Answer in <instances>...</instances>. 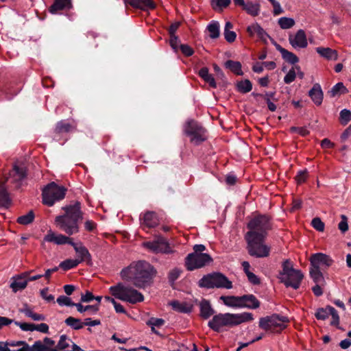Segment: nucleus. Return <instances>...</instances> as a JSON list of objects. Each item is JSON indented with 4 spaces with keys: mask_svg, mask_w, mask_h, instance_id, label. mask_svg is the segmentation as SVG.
Wrapping results in <instances>:
<instances>
[{
    "mask_svg": "<svg viewBox=\"0 0 351 351\" xmlns=\"http://www.w3.org/2000/svg\"><path fill=\"white\" fill-rule=\"evenodd\" d=\"M184 133L191 136V142L197 145L206 140V130L197 121H188L184 128Z\"/></svg>",
    "mask_w": 351,
    "mask_h": 351,
    "instance_id": "9b49d317",
    "label": "nucleus"
},
{
    "mask_svg": "<svg viewBox=\"0 0 351 351\" xmlns=\"http://www.w3.org/2000/svg\"><path fill=\"white\" fill-rule=\"evenodd\" d=\"M248 254L256 258H265L269 256L270 247L264 243L265 238L262 237L245 236Z\"/></svg>",
    "mask_w": 351,
    "mask_h": 351,
    "instance_id": "1a4fd4ad",
    "label": "nucleus"
},
{
    "mask_svg": "<svg viewBox=\"0 0 351 351\" xmlns=\"http://www.w3.org/2000/svg\"><path fill=\"white\" fill-rule=\"evenodd\" d=\"M124 2L134 8L144 11L154 10L156 8V3L153 0H124Z\"/></svg>",
    "mask_w": 351,
    "mask_h": 351,
    "instance_id": "aec40b11",
    "label": "nucleus"
},
{
    "mask_svg": "<svg viewBox=\"0 0 351 351\" xmlns=\"http://www.w3.org/2000/svg\"><path fill=\"white\" fill-rule=\"evenodd\" d=\"M247 32L250 36H253L256 34L258 38L264 42H266L267 38L269 37L268 34L258 23L249 25L247 28Z\"/></svg>",
    "mask_w": 351,
    "mask_h": 351,
    "instance_id": "b1692460",
    "label": "nucleus"
},
{
    "mask_svg": "<svg viewBox=\"0 0 351 351\" xmlns=\"http://www.w3.org/2000/svg\"><path fill=\"white\" fill-rule=\"evenodd\" d=\"M311 225L316 230L319 232H323L324 230V223L319 217L313 219Z\"/></svg>",
    "mask_w": 351,
    "mask_h": 351,
    "instance_id": "6e6d98bb",
    "label": "nucleus"
},
{
    "mask_svg": "<svg viewBox=\"0 0 351 351\" xmlns=\"http://www.w3.org/2000/svg\"><path fill=\"white\" fill-rule=\"evenodd\" d=\"M330 311L328 309V306L326 308H319L315 313V316L317 319L325 320L328 318Z\"/></svg>",
    "mask_w": 351,
    "mask_h": 351,
    "instance_id": "8fccbe9b",
    "label": "nucleus"
},
{
    "mask_svg": "<svg viewBox=\"0 0 351 351\" xmlns=\"http://www.w3.org/2000/svg\"><path fill=\"white\" fill-rule=\"evenodd\" d=\"M338 228L342 232H345L348 230L347 217L345 215H341V221L339 222Z\"/></svg>",
    "mask_w": 351,
    "mask_h": 351,
    "instance_id": "0e129e2a",
    "label": "nucleus"
},
{
    "mask_svg": "<svg viewBox=\"0 0 351 351\" xmlns=\"http://www.w3.org/2000/svg\"><path fill=\"white\" fill-rule=\"evenodd\" d=\"M237 89L241 93H247L252 90V84L249 80L239 81L237 83Z\"/></svg>",
    "mask_w": 351,
    "mask_h": 351,
    "instance_id": "c9c22d12",
    "label": "nucleus"
},
{
    "mask_svg": "<svg viewBox=\"0 0 351 351\" xmlns=\"http://www.w3.org/2000/svg\"><path fill=\"white\" fill-rule=\"evenodd\" d=\"M240 308L255 309L260 306V302L252 294L243 295L242 296H240Z\"/></svg>",
    "mask_w": 351,
    "mask_h": 351,
    "instance_id": "4be33fe9",
    "label": "nucleus"
},
{
    "mask_svg": "<svg viewBox=\"0 0 351 351\" xmlns=\"http://www.w3.org/2000/svg\"><path fill=\"white\" fill-rule=\"evenodd\" d=\"M308 96L316 106H321L323 102L324 93L319 84L315 83L313 86L308 91Z\"/></svg>",
    "mask_w": 351,
    "mask_h": 351,
    "instance_id": "412c9836",
    "label": "nucleus"
},
{
    "mask_svg": "<svg viewBox=\"0 0 351 351\" xmlns=\"http://www.w3.org/2000/svg\"><path fill=\"white\" fill-rule=\"evenodd\" d=\"M296 77V72L295 65L288 71L287 75L284 77V82L287 84H289L293 82Z\"/></svg>",
    "mask_w": 351,
    "mask_h": 351,
    "instance_id": "603ef678",
    "label": "nucleus"
},
{
    "mask_svg": "<svg viewBox=\"0 0 351 351\" xmlns=\"http://www.w3.org/2000/svg\"><path fill=\"white\" fill-rule=\"evenodd\" d=\"M288 322L287 317L274 313L270 316L260 318L258 326L265 331L279 333L287 328Z\"/></svg>",
    "mask_w": 351,
    "mask_h": 351,
    "instance_id": "0eeeda50",
    "label": "nucleus"
},
{
    "mask_svg": "<svg viewBox=\"0 0 351 351\" xmlns=\"http://www.w3.org/2000/svg\"><path fill=\"white\" fill-rule=\"evenodd\" d=\"M200 316L207 319L215 313L214 309L212 308L209 301L202 300L199 303Z\"/></svg>",
    "mask_w": 351,
    "mask_h": 351,
    "instance_id": "cd10ccee",
    "label": "nucleus"
},
{
    "mask_svg": "<svg viewBox=\"0 0 351 351\" xmlns=\"http://www.w3.org/2000/svg\"><path fill=\"white\" fill-rule=\"evenodd\" d=\"M213 258L208 254L191 253L185 258V266L188 271H193L208 265Z\"/></svg>",
    "mask_w": 351,
    "mask_h": 351,
    "instance_id": "ddd939ff",
    "label": "nucleus"
},
{
    "mask_svg": "<svg viewBox=\"0 0 351 351\" xmlns=\"http://www.w3.org/2000/svg\"><path fill=\"white\" fill-rule=\"evenodd\" d=\"M66 189L54 182L48 184L43 190V202L48 206H52L56 202L64 198Z\"/></svg>",
    "mask_w": 351,
    "mask_h": 351,
    "instance_id": "9d476101",
    "label": "nucleus"
},
{
    "mask_svg": "<svg viewBox=\"0 0 351 351\" xmlns=\"http://www.w3.org/2000/svg\"><path fill=\"white\" fill-rule=\"evenodd\" d=\"M225 66L237 75L243 74L240 62L229 60L225 62Z\"/></svg>",
    "mask_w": 351,
    "mask_h": 351,
    "instance_id": "72a5a7b5",
    "label": "nucleus"
},
{
    "mask_svg": "<svg viewBox=\"0 0 351 351\" xmlns=\"http://www.w3.org/2000/svg\"><path fill=\"white\" fill-rule=\"evenodd\" d=\"M179 38L176 35L170 36L169 44L175 51H178Z\"/></svg>",
    "mask_w": 351,
    "mask_h": 351,
    "instance_id": "774afa93",
    "label": "nucleus"
},
{
    "mask_svg": "<svg viewBox=\"0 0 351 351\" xmlns=\"http://www.w3.org/2000/svg\"><path fill=\"white\" fill-rule=\"evenodd\" d=\"M21 312L34 321H43L45 319V317L43 315L34 313L27 306L21 310Z\"/></svg>",
    "mask_w": 351,
    "mask_h": 351,
    "instance_id": "ea45409f",
    "label": "nucleus"
},
{
    "mask_svg": "<svg viewBox=\"0 0 351 351\" xmlns=\"http://www.w3.org/2000/svg\"><path fill=\"white\" fill-rule=\"evenodd\" d=\"M71 343H74L71 339L68 338L66 335H63L60 337V340L56 346L57 349L60 351L64 350L68 348H69Z\"/></svg>",
    "mask_w": 351,
    "mask_h": 351,
    "instance_id": "79ce46f5",
    "label": "nucleus"
},
{
    "mask_svg": "<svg viewBox=\"0 0 351 351\" xmlns=\"http://www.w3.org/2000/svg\"><path fill=\"white\" fill-rule=\"evenodd\" d=\"M49 289L44 288L40 290V296L46 300L47 302H54V296L51 294H48Z\"/></svg>",
    "mask_w": 351,
    "mask_h": 351,
    "instance_id": "052dcab7",
    "label": "nucleus"
},
{
    "mask_svg": "<svg viewBox=\"0 0 351 351\" xmlns=\"http://www.w3.org/2000/svg\"><path fill=\"white\" fill-rule=\"evenodd\" d=\"M75 129V126L66 122L64 120L58 121L53 130L55 137L60 136L63 133L69 132Z\"/></svg>",
    "mask_w": 351,
    "mask_h": 351,
    "instance_id": "a878e982",
    "label": "nucleus"
},
{
    "mask_svg": "<svg viewBox=\"0 0 351 351\" xmlns=\"http://www.w3.org/2000/svg\"><path fill=\"white\" fill-rule=\"evenodd\" d=\"M351 121V111L347 109L341 110L339 113V121L341 125H346Z\"/></svg>",
    "mask_w": 351,
    "mask_h": 351,
    "instance_id": "09e8293b",
    "label": "nucleus"
},
{
    "mask_svg": "<svg viewBox=\"0 0 351 351\" xmlns=\"http://www.w3.org/2000/svg\"><path fill=\"white\" fill-rule=\"evenodd\" d=\"M75 306L80 313L88 311L90 315H95L99 311V304L83 306L81 303H76Z\"/></svg>",
    "mask_w": 351,
    "mask_h": 351,
    "instance_id": "f704fd0d",
    "label": "nucleus"
},
{
    "mask_svg": "<svg viewBox=\"0 0 351 351\" xmlns=\"http://www.w3.org/2000/svg\"><path fill=\"white\" fill-rule=\"evenodd\" d=\"M308 177V171L306 170L300 171L295 176V179L298 184L304 183Z\"/></svg>",
    "mask_w": 351,
    "mask_h": 351,
    "instance_id": "13d9d810",
    "label": "nucleus"
},
{
    "mask_svg": "<svg viewBox=\"0 0 351 351\" xmlns=\"http://www.w3.org/2000/svg\"><path fill=\"white\" fill-rule=\"evenodd\" d=\"M310 275L315 283H318L324 279L322 273L321 272V269L315 266H311Z\"/></svg>",
    "mask_w": 351,
    "mask_h": 351,
    "instance_id": "37998d69",
    "label": "nucleus"
},
{
    "mask_svg": "<svg viewBox=\"0 0 351 351\" xmlns=\"http://www.w3.org/2000/svg\"><path fill=\"white\" fill-rule=\"evenodd\" d=\"M48 347L43 344L40 341H36L32 346H29V351H47Z\"/></svg>",
    "mask_w": 351,
    "mask_h": 351,
    "instance_id": "5fc2aeb1",
    "label": "nucleus"
},
{
    "mask_svg": "<svg viewBox=\"0 0 351 351\" xmlns=\"http://www.w3.org/2000/svg\"><path fill=\"white\" fill-rule=\"evenodd\" d=\"M316 51L322 57L327 60H336L338 58L337 51L329 47H317Z\"/></svg>",
    "mask_w": 351,
    "mask_h": 351,
    "instance_id": "c756f323",
    "label": "nucleus"
},
{
    "mask_svg": "<svg viewBox=\"0 0 351 351\" xmlns=\"http://www.w3.org/2000/svg\"><path fill=\"white\" fill-rule=\"evenodd\" d=\"M207 29L209 32V36L211 38L215 39L219 36V24L217 21H211L207 26Z\"/></svg>",
    "mask_w": 351,
    "mask_h": 351,
    "instance_id": "4c0bfd02",
    "label": "nucleus"
},
{
    "mask_svg": "<svg viewBox=\"0 0 351 351\" xmlns=\"http://www.w3.org/2000/svg\"><path fill=\"white\" fill-rule=\"evenodd\" d=\"M180 49L182 53L186 57L191 56L194 53L193 49L188 45H180Z\"/></svg>",
    "mask_w": 351,
    "mask_h": 351,
    "instance_id": "e2e57ef3",
    "label": "nucleus"
},
{
    "mask_svg": "<svg viewBox=\"0 0 351 351\" xmlns=\"http://www.w3.org/2000/svg\"><path fill=\"white\" fill-rule=\"evenodd\" d=\"M65 213L57 216L55 219L56 226L68 235H72L79 232V221L83 219L81 204L76 202L73 205L63 208Z\"/></svg>",
    "mask_w": 351,
    "mask_h": 351,
    "instance_id": "f03ea898",
    "label": "nucleus"
},
{
    "mask_svg": "<svg viewBox=\"0 0 351 351\" xmlns=\"http://www.w3.org/2000/svg\"><path fill=\"white\" fill-rule=\"evenodd\" d=\"M328 309H329V311H330V315L332 316V320L330 322V325L335 326H338L339 324V316L338 315L337 311H336V309L334 307L329 306V305L328 306Z\"/></svg>",
    "mask_w": 351,
    "mask_h": 351,
    "instance_id": "3c124183",
    "label": "nucleus"
},
{
    "mask_svg": "<svg viewBox=\"0 0 351 351\" xmlns=\"http://www.w3.org/2000/svg\"><path fill=\"white\" fill-rule=\"evenodd\" d=\"M230 0H211V5L215 10L221 11L223 8L228 7Z\"/></svg>",
    "mask_w": 351,
    "mask_h": 351,
    "instance_id": "49530a36",
    "label": "nucleus"
},
{
    "mask_svg": "<svg viewBox=\"0 0 351 351\" xmlns=\"http://www.w3.org/2000/svg\"><path fill=\"white\" fill-rule=\"evenodd\" d=\"M249 231L245 236L262 237L266 238L267 232L271 229V219L266 215H258L252 218L247 225Z\"/></svg>",
    "mask_w": 351,
    "mask_h": 351,
    "instance_id": "423d86ee",
    "label": "nucleus"
},
{
    "mask_svg": "<svg viewBox=\"0 0 351 351\" xmlns=\"http://www.w3.org/2000/svg\"><path fill=\"white\" fill-rule=\"evenodd\" d=\"M291 131L297 132L302 136H306L309 134V131L304 127H292Z\"/></svg>",
    "mask_w": 351,
    "mask_h": 351,
    "instance_id": "338daca9",
    "label": "nucleus"
},
{
    "mask_svg": "<svg viewBox=\"0 0 351 351\" xmlns=\"http://www.w3.org/2000/svg\"><path fill=\"white\" fill-rule=\"evenodd\" d=\"M71 246L74 248L79 263L86 262L87 265H92V256L88 249L81 243H72Z\"/></svg>",
    "mask_w": 351,
    "mask_h": 351,
    "instance_id": "2eb2a0df",
    "label": "nucleus"
},
{
    "mask_svg": "<svg viewBox=\"0 0 351 351\" xmlns=\"http://www.w3.org/2000/svg\"><path fill=\"white\" fill-rule=\"evenodd\" d=\"M181 270L178 268H174L169 273V280L171 282H175L180 276Z\"/></svg>",
    "mask_w": 351,
    "mask_h": 351,
    "instance_id": "bf43d9fd",
    "label": "nucleus"
},
{
    "mask_svg": "<svg viewBox=\"0 0 351 351\" xmlns=\"http://www.w3.org/2000/svg\"><path fill=\"white\" fill-rule=\"evenodd\" d=\"M71 8V0H54L53 3L49 8V12L55 14L59 11L70 10Z\"/></svg>",
    "mask_w": 351,
    "mask_h": 351,
    "instance_id": "5701e85b",
    "label": "nucleus"
},
{
    "mask_svg": "<svg viewBox=\"0 0 351 351\" xmlns=\"http://www.w3.org/2000/svg\"><path fill=\"white\" fill-rule=\"evenodd\" d=\"M14 324L19 326L20 328L23 331H34V324L26 322H14Z\"/></svg>",
    "mask_w": 351,
    "mask_h": 351,
    "instance_id": "4d7b16f0",
    "label": "nucleus"
},
{
    "mask_svg": "<svg viewBox=\"0 0 351 351\" xmlns=\"http://www.w3.org/2000/svg\"><path fill=\"white\" fill-rule=\"evenodd\" d=\"M243 9L245 10L247 14L253 16L258 15L260 12L259 5L256 3H252L251 2L245 3L243 6Z\"/></svg>",
    "mask_w": 351,
    "mask_h": 351,
    "instance_id": "58836bf2",
    "label": "nucleus"
},
{
    "mask_svg": "<svg viewBox=\"0 0 351 351\" xmlns=\"http://www.w3.org/2000/svg\"><path fill=\"white\" fill-rule=\"evenodd\" d=\"M311 266H315L320 269L330 267L332 263V259L328 255L323 253H316L311 256L310 258Z\"/></svg>",
    "mask_w": 351,
    "mask_h": 351,
    "instance_id": "dca6fc26",
    "label": "nucleus"
},
{
    "mask_svg": "<svg viewBox=\"0 0 351 351\" xmlns=\"http://www.w3.org/2000/svg\"><path fill=\"white\" fill-rule=\"evenodd\" d=\"M220 300H222L223 304L227 306L232 308H240V296L222 295L220 297Z\"/></svg>",
    "mask_w": 351,
    "mask_h": 351,
    "instance_id": "473e14b6",
    "label": "nucleus"
},
{
    "mask_svg": "<svg viewBox=\"0 0 351 351\" xmlns=\"http://www.w3.org/2000/svg\"><path fill=\"white\" fill-rule=\"evenodd\" d=\"M278 278L286 287H292L296 290L300 287L304 276L300 270L293 268V262L290 259H286L282 263V270L279 271Z\"/></svg>",
    "mask_w": 351,
    "mask_h": 351,
    "instance_id": "20e7f679",
    "label": "nucleus"
},
{
    "mask_svg": "<svg viewBox=\"0 0 351 351\" xmlns=\"http://www.w3.org/2000/svg\"><path fill=\"white\" fill-rule=\"evenodd\" d=\"M57 302L60 306H75L76 303H74L71 301V299L69 297L64 295H60L57 299Z\"/></svg>",
    "mask_w": 351,
    "mask_h": 351,
    "instance_id": "864d4df0",
    "label": "nucleus"
},
{
    "mask_svg": "<svg viewBox=\"0 0 351 351\" xmlns=\"http://www.w3.org/2000/svg\"><path fill=\"white\" fill-rule=\"evenodd\" d=\"M64 322L73 330H77L83 328V323L80 319L70 316L65 319Z\"/></svg>",
    "mask_w": 351,
    "mask_h": 351,
    "instance_id": "e433bc0d",
    "label": "nucleus"
},
{
    "mask_svg": "<svg viewBox=\"0 0 351 351\" xmlns=\"http://www.w3.org/2000/svg\"><path fill=\"white\" fill-rule=\"evenodd\" d=\"M147 324L152 328V331L156 334L158 332L155 330V327H160L165 324V320L161 318L152 317L147 322Z\"/></svg>",
    "mask_w": 351,
    "mask_h": 351,
    "instance_id": "c03bdc74",
    "label": "nucleus"
},
{
    "mask_svg": "<svg viewBox=\"0 0 351 351\" xmlns=\"http://www.w3.org/2000/svg\"><path fill=\"white\" fill-rule=\"evenodd\" d=\"M224 38L226 39V40L228 43H232L236 39V37H237V34L234 32L233 31H224Z\"/></svg>",
    "mask_w": 351,
    "mask_h": 351,
    "instance_id": "69168bd1",
    "label": "nucleus"
},
{
    "mask_svg": "<svg viewBox=\"0 0 351 351\" xmlns=\"http://www.w3.org/2000/svg\"><path fill=\"white\" fill-rule=\"evenodd\" d=\"M159 223V220L155 212L147 211L144 214L142 226L147 228H154Z\"/></svg>",
    "mask_w": 351,
    "mask_h": 351,
    "instance_id": "393cba45",
    "label": "nucleus"
},
{
    "mask_svg": "<svg viewBox=\"0 0 351 351\" xmlns=\"http://www.w3.org/2000/svg\"><path fill=\"white\" fill-rule=\"evenodd\" d=\"M31 272L32 271H25L17 276L13 277V282L11 283L10 287L14 292L16 293L19 290L24 289L27 287L28 282L27 278Z\"/></svg>",
    "mask_w": 351,
    "mask_h": 351,
    "instance_id": "6ab92c4d",
    "label": "nucleus"
},
{
    "mask_svg": "<svg viewBox=\"0 0 351 351\" xmlns=\"http://www.w3.org/2000/svg\"><path fill=\"white\" fill-rule=\"evenodd\" d=\"M142 245L149 251L155 254L161 253L169 254L173 252L167 240L162 236L156 237L155 239L153 241L143 242Z\"/></svg>",
    "mask_w": 351,
    "mask_h": 351,
    "instance_id": "f8f14e48",
    "label": "nucleus"
},
{
    "mask_svg": "<svg viewBox=\"0 0 351 351\" xmlns=\"http://www.w3.org/2000/svg\"><path fill=\"white\" fill-rule=\"evenodd\" d=\"M348 92L346 87L342 82H338L333 86L330 90L327 92V94L330 97H339L341 95H344Z\"/></svg>",
    "mask_w": 351,
    "mask_h": 351,
    "instance_id": "7c9ffc66",
    "label": "nucleus"
},
{
    "mask_svg": "<svg viewBox=\"0 0 351 351\" xmlns=\"http://www.w3.org/2000/svg\"><path fill=\"white\" fill-rule=\"evenodd\" d=\"M123 278H129L138 288H144L149 285L156 274V270L148 262L140 261L132 263L121 271Z\"/></svg>",
    "mask_w": 351,
    "mask_h": 351,
    "instance_id": "f257e3e1",
    "label": "nucleus"
},
{
    "mask_svg": "<svg viewBox=\"0 0 351 351\" xmlns=\"http://www.w3.org/2000/svg\"><path fill=\"white\" fill-rule=\"evenodd\" d=\"M34 217V212L30 210L27 214L19 217L16 221L21 225H28L33 222Z\"/></svg>",
    "mask_w": 351,
    "mask_h": 351,
    "instance_id": "a19ab883",
    "label": "nucleus"
},
{
    "mask_svg": "<svg viewBox=\"0 0 351 351\" xmlns=\"http://www.w3.org/2000/svg\"><path fill=\"white\" fill-rule=\"evenodd\" d=\"M278 24L282 29H287L295 25V21L291 18L281 17L278 19Z\"/></svg>",
    "mask_w": 351,
    "mask_h": 351,
    "instance_id": "de8ad7c7",
    "label": "nucleus"
},
{
    "mask_svg": "<svg viewBox=\"0 0 351 351\" xmlns=\"http://www.w3.org/2000/svg\"><path fill=\"white\" fill-rule=\"evenodd\" d=\"M254 319L252 313H219L213 317L208 322V326L215 332H219L225 327H232L244 322H251Z\"/></svg>",
    "mask_w": 351,
    "mask_h": 351,
    "instance_id": "7ed1b4c3",
    "label": "nucleus"
},
{
    "mask_svg": "<svg viewBox=\"0 0 351 351\" xmlns=\"http://www.w3.org/2000/svg\"><path fill=\"white\" fill-rule=\"evenodd\" d=\"M26 176L25 168L14 165L9 173V176L4 181L5 182H10V184H13L14 189H19L21 185V182L25 178Z\"/></svg>",
    "mask_w": 351,
    "mask_h": 351,
    "instance_id": "4468645a",
    "label": "nucleus"
},
{
    "mask_svg": "<svg viewBox=\"0 0 351 351\" xmlns=\"http://www.w3.org/2000/svg\"><path fill=\"white\" fill-rule=\"evenodd\" d=\"M111 294L116 298L130 304H136L144 300L143 295L130 286L119 283L110 287Z\"/></svg>",
    "mask_w": 351,
    "mask_h": 351,
    "instance_id": "39448f33",
    "label": "nucleus"
},
{
    "mask_svg": "<svg viewBox=\"0 0 351 351\" xmlns=\"http://www.w3.org/2000/svg\"><path fill=\"white\" fill-rule=\"evenodd\" d=\"M44 241L49 243H53L56 245H64L69 244L72 245L73 239L63 235V234H56L52 230H49L47 234L44 237Z\"/></svg>",
    "mask_w": 351,
    "mask_h": 351,
    "instance_id": "f3484780",
    "label": "nucleus"
},
{
    "mask_svg": "<svg viewBox=\"0 0 351 351\" xmlns=\"http://www.w3.org/2000/svg\"><path fill=\"white\" fill-rule=\"evenodd\" d=\"M276 95L275 92H266L265 94H259V93H253L254 96L256 97H261L265 99L266 102H268V101L271 100H276L274 99V96Z\"/></svg>",
    "mask_w": 351,
    "mask_h": 351,
    "instance_id": "680f3d73",
    "label": "nucleus"
},
{
    "mask_svg": "<svg viewBox=\"0 0 351 351\" xmlns=\"http://www.w3.org/2000/svg\"><path fill=\"white\" fill-rule=\"evenodd\" d=\"M289 41L295 49L306 48L308 45L306 35L303 29H299L294 36L290 35Z\"/></svg>",
    "mask_w": 351,
    "mask_h": 351,
    "instance_id": "a211bd4d",
    "label": "nucleus"
},
{
    "mask_svg": "<svg viewBox=\"0 0 351 351\" xmlns=\"http://www.w3.org/2000/svg\"><path fill=\"white\" fill-rule=\"evenodd\" d=\"M10 204L11 199L5 186V181H0V206L7 208Z\"/></svg>",
    "mask_w": 351,
    "mask_h": 351,
    "instance_id": "c85d7f7f",
    "label": "nucleus"
},
{
    "mask_svg": "<svg viewBox=\"0 0 351 351\" xmlns=\"http://www.w3.org/2000/svg\"><path fill=\"white\" fill-rule=\"evenodd\" d=\"M276 49L281 53L282 58L287 62L295 64L299 62V58L293 53L289 51L278 44L275 45Z\"/></svg>",
    "mask_w": 351,
    "mask_h": 351,
    "instance_id": "bb28decb",
    "label": "nucleus"
},
{
    "mask_svg": "<svg viewBox=\"0 0 351 351\" xmlns=\"http://www.w3.org/2000/svg\"><path fill=\"white\" fill-rule=\"evenodd\" d=\"M198 285L206 289L225 288L230 289L232 288V282L225 275L219 272L204 276L199 280Z\"/></svg>",
    "mask_w": 351,
    "mask_h": 351,
    "instance_id": "6e6552de",
    "label": "nucleus"
},
{
    "mask_svg": "<svg viewBox=\"0 0 351 351\" xmlns=\"http://www.w3.org/2000/svg\"><path fill=\"white\" fill-rule=\"evenodd\" d=\"M79 264V261L76 258L66 259L60 263V267L64 269V271H66L77 267Z\"/></svg>",
    "mask_w": 351,
    "mask_h": 351,
    "instance_id": "a18cd8bd",
    "label": "nucleus"
},
{
    "mask_svg": "<svg viewBox=\"0 0 351 351\" xmlns=\"http://www.w3.org/2000/svg\"><path fill=\"white\" fill-rule=\"evenodd\" d=\"M173 309L177 312L182 313H189L192 311L193 306L187 302H180L179 301H173L171 302Z\"/></svg>",
    "mask_w": 351,
    "mask_h": 351,
    "instance_id": "2f4dec72",
    "label": "nucleus"
}]
</instances>
